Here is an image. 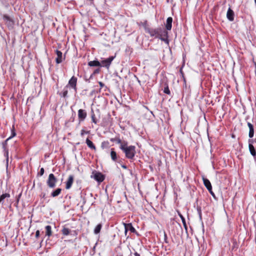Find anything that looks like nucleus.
I'll return each mask as SVG.
<instances>
[{
  "label": "nucleus",
  "mask_w": 256,
  "mask_h": 256,
  "mask_svg": "<svg viewBox=\"0 0 256 256\" xmlns=\"http://www.w3.org/2000/svg\"><path fill=\"white\" fill-rule=\"evenodd\" d=\"M150 36L159 38L167 44H169L168 32L164 28L159 27L156 28H150L146 32Z\"/></svg>",
  "instance_id": "1"
},
{
  "label": "nucleus",
  "mask_w": 256,
  "mask_h": 256,
  "mask_svg": "<svg viewBox=\"0 0 256 256\" xmlns=\"http://www.w3.org/2000/svg\"><path fill=\"white\" fill-rule=\"evenodd\" d=\"M120 149L125 154L126 157L128 159H133L136 152V146H128V142L123 141L122 144H121Z\"/></svg>",
  "instance_id": "2"
},
{
  "label": "nucleus",
  "mask_w": 256,
  "mask_h": 256,
  "mask_svg": "<svg viewBox=\"0 0 256 256\" xmlns=\"http://www.w3.org/2000/svg\"><path fill=\"white\" fill-rule=\"evenodd\" d=\"M57 179L53 174H50L46 181L48 186L50 188H54L57 182Z\"/></svg>",
  "instance_id": "3"
},
{
  "label": "nucleus",
  "mask_w": 256,
  "mask_h": 256,
  "mask_svg": "<svg viewBox=\"0 0 256 256\" xmlns=\"http://www.w3.org/2000/svg\"><path fill=\"white\" fill-rule=\"evenodd\" d=\"M114 56H111L108 58L102 60L100 62L101 66H100L106 67L108 69L112 61L114 60Z\"/></svg>",
  "instance_id": "4"
},
{
  "label": "nucleus",
  "mask_w": 256,
  "mask_h": 256,
  "mask_svg": "<svg viewBox=\"0 0 256 256\" xmlns=\"http://www.w3.org/2000/svg\"><path fill=\"white\" fill-rule=\"evenodd\" d=\"M4 20L6 22L8 26L10 28H12L14 25V20L8 16L4 14L2 16Z\"/></svg>",
  "instance_id": "5"
},
{
  "label": "nucleus",
  "mask_w": 256,
  "mask_h": 256,
  "mask_svg": "<svg viewBox=\"0 0 256 256\" xmlns=\"http://www.w3.org/2000/svg\"><path fill=\"white\" fill-rule=\"evenodd\" d=\"M76 83H77V78L74 76H73L69 80L68 83V86H70L74 90L76 91Z\"/></svg>",
  "instance_id": "6"
},
{
  "label": "nucleus",
  "mask_w": 256,
  "mask_h": 256,
  "mask_svg": "<svg viewBox=\"0 0 256 256\" xmlns=\"http://www.w3.org/2000/svg\"><path fill=\"white\" fill-rule=\"evenodd\" d=\"M87 116L86 112L85 110L80 109L78 110V118L80 121H83L85 120Z\"/></svg>",
  "instance_id": "7"
},
{
  "label": "nucleus",
  "mask_w": 256,
  "mask_h": 256,
  "mask_svg": "<svg viewBox=\"0 0 256 256\" xmlns=\"http://www.w3.org/2000/svg\"><path fill=\"white\" fill-rule=\"evenodd\" d=\"M74 180V176L73 175H70L68 177V180L66 182V188L67 190L70 189L73 184Z\"/></svg>",
  "instance_id": "8"
},
{
  "label": "nucleus",
  "mask_w": 256,
  "mask_h": 256,
  "mask_svg": "<svg viewBox=\"0 0 256 256\" xmlns=\"http://www.w3.org/2000/svg\"><path fill=\"white\" fill-rule=\"evenodd\" d=\"M94 178L95 180L98 182H102L104 180V175L99 172H96L94 174Z\"/></svg>",
  "instance_id": "9"
},
{
  "label": "nucleus",
  "mask_w": 256,
  "mask_h": 256,
  "mask_svg": "<svg viewBox=\"0 0 256 256\" xmlns=\"http://www.w3.org/2000/svg\"><path fill=\"white\" fill-rule=\"evenodd\" d=\"M226 18L230 22H232L234 20V12L230 8H229L228 10L226 13Z\"/></svg>",
  "instance_id": "10"
},
{
  "label": "nucleus",
  "mask_w": 256,
  "mask_h": 256,
  "mask_svg": "<svg viewBox=\"0 0 256 256\" xmlns=\"http://www.w3.org/2000/svg\"><path fill=\"white\" fill-rule=\"evenodd\" d=\"M252 142L253 141L252 140L250 139L248 140V148H249V150L250 152V154L252 156H255L256 155V152L255 148H254V146H253V145L252 144Z\"/></svg>",
  "instance_id": "11"
},
{
  "label": "nucleus",
  "mask_w": 256,
  "mask_h": 256,
  "mask_svg": "<svg viewBox=\"0 0 256 256\" xmlns=\"http://www.w3.org/2000/svg\"><path fill=\"white\" fill-rule=\"evenodd\" d=\"M172 17H168L166 19V30H170L172 28Z\"/></svg>",
  "instance_id": "12"
},
{
  "label": "nucleus",
  "mask_w": 256,
  "mask_h": 256,
  "mask_svg": "<svg viewBox=\"0 0 256 256\" xmlns=\"http://www.w3.org/2000/svg\"><path fill=\"white\" fill-rule=\"evenodd\" d=\"M56 53L57 55L56 61V64H59L62 62V53L58 50H56Z\"/></svg>",
  "instance_id": "13"
},
{
  "label": "nucleus",
  "mask_w": 256,
  "mask_h": 256,
  "mask_svg": "<svg viewBox=\"0 0 256 256\" xmlns=\"http://www.w3.org/2000/svg\"><path fill=\"white\" fill-rule=\"evenodd\" d=\"M248 126L249 128V129H250V131H249V134H248V136L250 138H252L253 136H254V126L253 125L250 123V122H248Z\"/></svg>",
  "instance_id": "14"
},
{
  "label": "nucleus",
  "mask_w": 256,
  "mask_h": 256,
  "mask_svg": "<svg viewBox=\"0 0 256 256\" xmlns=\"http://www.w3.org/2000/svg\"><path fill=\"white\" fill-rule=\"evenodd\" d=\"M178 216L180 217V218L182 221L184 230L186 231V232H188V226H187V225L186 224V220H185L184 218V216L180 212H178Z\"/></svg>",
  "instance_id": "15"
},
{
  "label": "nucleus",
  "mask_w": 256,
  "mask_h": 256,
  "mask_svg": "<svg viewBox=\"0 0 256 256\" xmlns=\"http://www.w3.org/2000/svg\"><path fill=\"white\" fill-rule=\"evenodd\" d=\"M86 142L88 146L92 150H96V148L94 144H93V142L90 140L88 138L86 139Z\"/></svg>",
  "instance_id": "16"
},
{
  "label": "nucleus",
  "mask_w": 256,
  "mask_h": 256,
  "mask_svg": "<svg viewBox=\"0 0 256 256\" xmlns=\"http://www.w3.org/2000/svg\"><path fill=\"white\" fill-rule=\"evenodd\" d=\"M62 188H57L54 190L52 191L50 194L51 196L54 198L56 196H58L62 192Z\"/></svg>",
  "instance_id": "17"
},
{
  "label": "nucleus",
  "mask_w": 256,
  "mask_h": 256,
  "mask_svg": "<svg viewBox=\"0 0 256 256\" xmlns=\"http://www.w3.org/2000/svg\"><path fill=\"white\" fill-rule=\"evenodd\" d=\"M124 226L128 230L130 231V232L132 233H136V231L134 228L132 226V224L131 223L130 224H124Z\"/></svg>",
  "instance_id": "18"
},
{
  "label": "nucleus",
  "mask_w": 256,
  "mask_h": 256,
  "mask_svg": "<svg viewBox=\"0 0 256 256\" xmlns=\"http://www.w3.org/2000/svg\"><path fill=\"white\" fill-rule=\"evenodd\" d=\"M10 197V194L8 193H5L2 194L0 196V204H3L4 202V200L6 198H9Z\"/></svg>",
  "instance_id": "19"
},
{
  "label": "nucleus",
  "mask_w": 256,
  "mask_h": 256,
  "mask_svg": "<svg viewBox=\"0 0 256 256\" xmlns=\"http://www.w3.org/2000/svg\"><path fill=\"white\" fill-rule=\"evenodd\" d=\"M88 66H101V64L98 60H92L88 62Z\"/></svg>",
  "instance_id": "20"
},
{
  "label": "nucleus",
  "mask_w": 256,
  "mask_h": 256,
  "mask_svg": "<svg viewBox=\"0 0 256 256\" xmlns=\"http://www.w3.org/2000/svg\"><path fill=\"white\" fill-rule=\"evenodd\" d=\"M68 85H66L64 88L62 92L59 94L60 96L62 97L66 98L68 95Z\"/></svg>",
  "instance_id": "21"
},
{
  "label": "nucleus",
  "mask_w": 256,
  "mask_h": 256,
  "mask_svg": "<svg viewBox=\"0 0 256 256\" xmlns=\"http://www.w3.org/2000/svg\"><path fill=\"white\" fill-rule=\"evenodd\" d=\"M138 25L143 26L146 32L148 31V30L150 28L148 24L147 20H144V22H140L138 24Z\"/></svg>",
  "instance_id": "22"
},
{
  "label": "nucleus",
  "mask_w": 256,
  "mask_h": 256,
  "mask_svg": "<svg viewBox=\"0 0 256 256\" xmlns=\"http://www.w3.org/2000/svg\"><path fill=\"white\" fill-rule=\"evenodd\" d=\"M202 180H203L204 184V186L206 187V188H209L212 186L210 181L208 178L203 176Z\"/></svg>",
  "instance_id": "23"
},
{
  "label": "nucleus",
  "mask_w": 256,
  "mask_h": 256,
  "mask_svg": "<svg viewBox=\"0 0 256 256\" xmlns=\"http://www.w3.org/2000/svg\"><path fill=\"white\" fill-rule=\"evenodd\" d=\"M110 156L112 160L116 161L117 158V154L116 152L114 150V148L111 149Z\"/></svg>",
  "instance_id": "24"
},
{
  "label": "nucleus",
  "mask_w": 256,
  "mask_h": 256,
  "mask_svg": "<svg viewBox=\"0 0 256 256\" xmlns=\"http://www.w3.org/2000/svg\"><path fill=\"white\" fill-rule=\"evenodd\" d=\"M102 228V224H98L95 228L94 230V234H98L100 232V230Z\"/></svg>",
  "instance_id": "25"
},
{
  "label": "nucleus",
  "mask_w": 256,
  "mask_h": 256,
  "mask_svg": "<svg viewBox=\"0 0 256 256\" xmlns=\"http://www.w3.org/2000/svg\"><path fill=\"white\" fill-rule=\"evenodd\" d=\"M46 230V235L48 236H50L52 234V227L50 226H46L45 228Z\"/></svg>",
  "instance_id": "26"
},
{
  "label": "nucleus",
  "mask_w": 256,
  "mask_h": 256,
  "mask_svg": "<svg viewBox=\"0 0 256 256\" xmlns=\"http://www.w3.org/2000/svg\"><path fill=\"white\" fill-rule=\"evenodd\" d=\"M110 141L112 142H116L118 144H122V142L121 140L118 138H110Z\"/></svg>",
  "instance_id": "27"
},
{
  "label": "nucleus",
  "mask_w": 256,
  "mask_h": 256,
  "mask_svg": "<svg viewBox=\"0 0 256 256\" xmlns=\"http://www.w3.org/2000/svg\"><path fill=\"white\" fill-rule=\"evenodd\" d=\"M91 117H92V122L96 124L97 123V120L96 119V116L94 114L93 110H91Z\"/></svg>",
  "instance_id": "28"
},
{
  "label": "nucleus",
  "mask_w": 256,
  "mask_h": 256,
  "mask_svg": "<svg viewBox=\"0 0 256 256\" xmlns=\"http://www.w3.org/2000/svg\"><path fill=\"white\" fill-rule=\"evenodd\" d=\"M70 230L68 228H64L62 230V233L64 235L68 236L70 234Z\"/></svg>",
  "instance_id": "29"
},
{
  "label": "nucleus",
  "mask_w": 256,
  "mask_h": 256,
  "mask_svg": "<svg viewBox=\"0 0 256 256\" xmlns=\"http://www.w3.org/2000/svg\"><path fill=\"white\" fill-rule=\"evenodd\" d=\"M4 152V156L6 159V161H8V148H5L3 149Z\"/></svg>",
  "instance_id": "30"
},
{
  "label": "nucleus",
  "mask_w": 256,
  "mask_h": 256,
  "mask_svg": "<svg viewBox=\"0 0 256 256\" xmlns=\"http://www.w3.org/2000/svg\"><path fill=\"white\" fill-rule=\"evenodd\" d=\"M16 136V132L14 130V126H12V128L11 130V136L8 137L10 139Z\"/></svg>",
  "instance_id": "31"
},
{
  "label": "nucleus",
  "mask_w": 256,
  "mask_h": 256,
  "mask_svg": "<svg viewBox=\"0 0 256 256\" xmlns=\"http://www.w3.org/2000/svg\"><path fill=\"white\" fill-rule=\"evenodd\" d=\"M10 140V138H8L7 139H6L4 142H2V148L3 149H4L5 148H7V144H8V142Z\"/></svg>",
  "instance_id": "32"
},
{
  "label": "nucleus",
  "mask_w": 256,
  "mask_h": 256,
  "mask_svg": "<svg viewBox=\"0 0 256 256\" xmlns=\"http://www.w3.org/2000/svg\"><path fill=\"white\" fill-rule=\"evenodd\" d=\"M164 92L168 94H170V91L169 90L168 86V84H166V86L164 87Z\"/></svg>",
  "instance_id": "33"
},
{
  "label": "nucleus",
  "mask_w": 256,
  "mask_h": 256,
  "mask_svg": "<svg viewBox=\"0 0 256 256\" xmlns=\"http://www.w3.org/2000/svg\"><path fill=\"white\" fill-rule=\"evenodd\" d=\"M108 144H109V143L108 142L104 141L102 142L101 147L102 149H104V148L108 147Z\"/></svg>",
  "instance_id": "34"
},
{
  "label": "nucleus",
  "mask_w": 256,
  "mask_h": 256,
  "mask_svg": "<svg viewBox=\"0 0 256 256\" xmlns=\"http://www.w3.org/2000/svg\"><path fill=\"white\" fill-rule=\"evenodd\" d=\"M197 211H198V214L200 219H202V214L201 208L200 206L197 207Z\"/></svg>",
  "instance_id": "35"
},
{
  "label": "nucleus",
  "mask_w": 256,
  "mask_h": 256,
  "mask_svg": "<svg viewBox=\"0 0 256 256\" xmlns=\"http://www.w3.org/2000/svg\"><path fill=\"white\" fill-rule=\"evenodd\" d=\"M88 133H89V131H86L84 130H81L80 136H82L85 134H88Z\"/></svg>",
  "instance_id": "36"
},
{
  "label": "nucleus",
  "mask_w": 256,
  "mask_h": 256,
  "mask_svg": "<svg viewBox=\"0 0 256 256\" xmlns=\"http://www.w3.org/2000/svg\"><path fill=\"white\" fill-rule=\"evenodd\" d=\"M44 170L43 168H41L40 170V172H39V174L40 176H42L44 174Z\"/></svg>",
  "instance_id": "37"
},
{
  "label": "nucleus",
  "mask_w": 256,
  "mask_h": 256,
  "mask_svg": "<svg viewBox=\"0 0 256 256\" xmlns=\"http://www.w3.org/2000/svg\"><path fill=\"white\" fill-rule=\"evenodd\" d=\"M40 230H37L36 232V238H38L40 236Z\"/></svg>",
  "instance_id": "38"
},
{
  "label": "nucleus",
  "mask_w": 256,
  "mask_h": 256,
  "mask_svg": "<svg viewBox=\"0 0 256 256\" xmlns=\"http://www.w3.org/2000/svg\"><path fill=\"white\" fill-rule=\"evenodd\" d=\"M206 188L208 190V191L210 192V193H212V192H213L212 190V186H211L209 188Z\"/></svg>",
  "instance_id": "39"
},
{
  "label": "nucleus",
  "mask_w": 256,
  "mask_h": 256,
  "mask_svg": "<svg viewBox=\"0 0 256 256\" xmlns=\"http://www.w3.org/2000/svg\"><path fill=\"white\" fill-rule=\"evenodd\" d=\"M206 188L208 190V191L210 192V193H212V192H213L212 190V186H211L209 188Z\"/></svg>",
  "instance_id": "40"
},
{
  "label": "nucleus",
  "mask_w": 256,
  "mask_h": 256,
  "mask_svg": "<svg viewBox=\"0 0 256 256\" xmlns=\"http://www.w3.org/2000/svg\"><path fill=\"white\" fill-rule=\"evenodd\" d=\"M98 84L100 86L101 88H103L104 86V84L101 82H99Z\"/></svg>",
  "instance_id": "41"
},
{
  "label": "nucleus",
  "mask_w": 256,
  "mask_h": 256,
  "mask_svg": "<svg viewBox=\"0 0 256 256\" xmlns=\"http://www.w3.org/2000/svg\"><path fill=\"white\" fill-rule=\"evenodd\" d=\"M99 72H100V69H99V68H98V69H96V70L94 71V72L93 74H98V73H99Z\"/></svg>",
  "instance_id": "42"
},
{
  "label": "nucleus",
  "mask_w": 256,
  "mask_h": 256,
  "mask_svg": "<svg viewBox=\"0 0 256 256\" xmlns=\"http://www.w3.org/2000/svg\"><path fill=\"white\" fill-rule=\"evenodd\" d=\"M124 228H125V230H124V233H125V235L126 236V234L128 232V230L126 228V227L124 226Z\"/></svg>",
  "instance_id": "43"
},
{
  "label": "nucleus",
  "mask_w": 256,
  "mask_h": 256,
  "mask_svg": "<svg viewBox=\"0 0 256 256\" xmlns=\"http://www.w3.org/2000/svg\"><path fill=\"white\" fill-rule=\"evenodd\" d=\"M134 256H140V254H138L137 252H135L134 253Z\"/></svg>",
  "instance_id": "44"
},
{
  "label": "nucleus",
  "mask_w": 256,
  "mask_h": 256,
  "mask_svg": "<svg viewBox=\"0 0 256 256\" xmlns=\"http://www.w3.org/2000/svg\"><path fill=\"white\" fill-rule=\"evenodd\" d=\"M122 167L124 169H126L127 168V166L125 165H122Z\"/></svg>",
  "instance_id": "45"
},
{
  "label": "nucleus",
  "mask_w": 256,
  "mask_h": 256,
  "mask_svg": "<svg viewBox=\"0 0 256 256\" xmlns=\"http://www.w3.org/2000/svg\"><path fill=\"white\" fill-rule=\"evenodd\" d=\"M180 72L182 75V76H184V74L182 72V68L180 70Z\"/></svg>",
  "instance_id": "46"
},
{
  "label": "nucleus",
  "mask_w": 256,
  "mask_h": 256,
  "mask_svg": "<svg viewBox=\"0 0 256 256\" xmlns=\"http://www.w3.org/2000/svg\"><path fill=\"white\" fill-rule=\"evenodd\" d=\"M212 196L215 197V195L214 192H212V193H210Z\"/></svg>",
  "instance_id": "47"
},
{
  "label": "nucleus",
  "mask_w": 256,
  "mask_h": 256,
  "mask_svg": "<svg viewBox=\"0 0 256 256\" xmlns=\"http://www.w3.org/2000/svg\"><path fill=\"white\" fill-rule=\"evenodd\" d=\"M45 196H46V194H42V198H44L45 197Z\"/></svg>",
  "instance_id": "48"
},
{
  "label": "nucleus",
  "mask_w": 256,
  "mask_h": 256,
  "mask_svg": "<svg viewBox=\"0 0 256 256\" xmlns=\"http://www.w3.org/2000/svg\"><path fill=\"white\" fill-rule=\"evenodd\" d=\"M92 74H91V76H90V78H92Z\"/></svg>",
  "instance_id": "49"
},
{
  "label": "nucleus",
  "mask_w": 256,
  "mask_h": 256,
  "mask_svg": "<svg viewBox=\"0 0 256 256\" xmlns=\"http://www.w3.org/2000/svg\"><path fill=\"white\" fill-rule=\"evenodd\" d=\"M116 256H122V254L117 255Z\"/></svg>",
  "instance_id": "50"
}]
</instances>
